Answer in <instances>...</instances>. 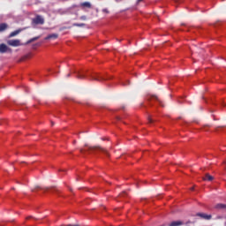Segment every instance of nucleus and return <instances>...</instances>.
<instances>
[{"instance_id": "15", "label": "nucleus", "mask_w": 226, "mask_h": 226, "mask_svg": "<svg viewBox=\"0 0 226 226\" xmlns=\"http://www.w3.org/2000/svg\"><path fill=\"white\" fill-rule=\"evenodd\" d=\"M46 192H59V190L55 188V187H47Z\"/></svg>"}, {"instance_id": "29", "label": "nucleus", "mask_w": 226, "mask_h": 226, "mask_svg": "<svg viewBox=\"0 0 226 226\" xmlns=\"http://www.w3.org/2000/svg\"><path fill=\"white\" fill-rule=\"evenodd\" d=\"M193 189H194L193 187L191 188L192 191H193Z\"/></svg>"}, {"instance_id": "2", "label": "nucleus", "mask_w": 226, "mask_h": 226, "mask_svg": "<svg viewBox=\"0 0 226 226\" xmlns=\"http://www.w3.org/2000/svg\"><path fill=\"white\" fill-rule=\"evenodd\" d=\"M86 147H88L87 151L101 150L102 152L105 153L109 156L107 150L102 148L101 146H88L87 144H86Z\"/></svg>"}, {"instance_id": "13", "label": "nucleus", "mask_w": 226, "mask_h": 226, "mask_svg": "<svg viewBox=\"0 0 226 226\" xmlns=\"http://www.w3.org/2000/svg\"><path fill=\"white\" fill-rule=\"evenodd\" d=\"M204 181H213L214 180V177L211 176L210 174L207 173L205 175V177H203Z\"/></svg>"}, {"instance_id": "9", "label": "nucleus", "mask_w": 226, "mask_h": 226, "mask_svg": "<svg viewBox=\"0 0 226 226\" xmlns=\"http://www.w3.org/2000/svg\"><path fill=\"white\" fill-rule=\"evenodd\" d=\"M215 207V209H218V210L226 211V204L224 203H217Z\"/></svg>"}, {"instance_id": "12", "label": "nucleus", "mask_w": 226, "mask_h": 226, "mask_svg": "<svg viewBox=\"0 0 226 226\" xmlns=\"http://www.w3.org/2000/svg\"><path fill=\"white\" fill-rule=\"evenodd\" d=\"M22 31H23V29H18V30L11 32L10 34V38L19 35Z\"/></svg>"}, {"instance_id": "24", "label": "nucleus", "mask_w": 226, "mask_h": 226, "mask_svg": "<svg viewBox=\"0 0 226 226\" xmlns=\"http://www.w3.org/2000/svg\"><path fill=\"white\" fill-rule=\"evenodd\" d=\"M69 226H79V224H74V225L69 224Z\"/></svg>"}, {"instance_id": "23", "label": "nucleus", "mask_w": 226, "mask_h": 226, "mask_svg": "<svg viewBox=\"0 0 226 226\" xmlns=\"http://www.w3.org/2000/svg\"><path fill=\"white\" fill-rule=\"evenodd\" d=\"M87 151V150L85 149V148H81V149H80V153H81V154H85Z\"/></svg>"}, {"instance_id": "27", "label": "nucleus", "mask_w": 226, "mask_h": 226, "mask_svg": "<svg viewBox=\"0 0 226 226\" xmlns=\"http://www.w3.org/2000/svg\"><path fill=\"white\" fill-rule=\"evenodd\" d=\"M189 223H191V222L189 221V222H185V224H189Z\"/></svg>"}, {"instance_id": "10", "label": "nucleus", "mask_w": 226, "mask_h": 226, "mask_svg": "<svg viewBox=\"0 0 226 226\" xmlns=\"http://www.w3.org/2000/svg\"><path fill=\"white\" fill-rule=\"evenodd\" d=\"M80 7H81L82 9H85V8H87V9H92V4H91L90 2H84V3H81V4H80Z\"/></svg>"}, {"instance_id": "17", "label": "nucleus", "mask_w": 226, "mask_h": 226, "mask_svg": "<svg viewBox=\"0 0 226 226\" xmlns=\"http://www.w3.org/2000/svg\"><path fill=\"white\" fill-rule=\"evenodd\" d=\"M40 39V36L34 37L27 41V44H31Z\"/></svg>"}, {"instance_id": "18", "label": "nucleus", "mask_w": 226, "mask_h": 226, "mask_svg": "<svg viewBox=\"0 0 226 226\" xmlns=\"http://www.w3.org/2000/svg\"><path fill=\"white\" fill-rule=\"evenodd\" d=\"M73 26H76V27H85L86 26V24L85 23H74L73 24Z\"/></svg>"}, {"instance_id": "8", "label": "nucleus", "mask_w": 226, "mask_h": 226, "mask_svg": "<svg viewBox=\"0 0 226 226\" xmlns=\"http://www.w3.org/2000/svg\"><path fill=\"white\" fill-rule=\"evenodd\" d=\"M151 99H154V100L157 101V102H159V105L161 107H164L163 102L158 98L157 95H152V96L148 97V101H151Z\"/></svg>"}, {"instance_id": "20", "label": "nucleus", "mask_w": 226, "mask_h": 226, "mask_svg": "<svg viewBox=\"0 0 226 226\" xmlns=\"http://www.w3.org/2000/svg\"><path fill=\"white\" fill-rule=\"evenodd\" d=\"M80 20L86 21L87 20V16H85V15L81 16L80 17Z\"/></svg>"}, {"instance_id": "5", "label": "nucleus", "mask_w": 226, "mask_h": 226, "mask_svg": "<svg viewBox=\"0 0 226 226\" xmlns=\"http://www.w3.org/2000/svg\"><path fill=\"white\" fill-rule=\"evenodd\" d=\"M196 216L207 221L212 219V215H207L206 213H197Z\"/></svg>"}, {"instance_id": "4", "label": "nucleus", "mask_w": 226, "mask_h": 226, "mask_svg": "<svg viewBox=\"0 0 226 226\" xmlns=\"http://www.w3.org/2000/svg\"><path fill=\"white\" fill-rule=\"evenodd\" d=\"M8 45L14 48L22 46L20 40L19 39L8 41Z\"/></svg>"}, {"instance_id": "22", "label": "nucleus", "mask_w": 226, "mask_h": 226, "mask_svg": "<svg viewBox=\"0 0 226 226\" xmlns=\"http://www.w3.org/2000/svg\"><path fill=\"white\" fill-rule=\"evenodd\" d=\"M102 12H103V13H106V14H109V11H108V9H103V10H102Z\"/></svg>"}, {"instance_id": "11", "label": "nucleus", "mask_w": 226, "mask_h": 226, "mask_svg": "<svg viewBox=\"0 0 226 226\" xmlns=\"http://www.w3.org/2000/svg\"><path fill=\"white\" fill-rule=\"evenodd\" d=\"M58 38V34H49L45 40L46 41H49V40H56Z\"/></svg>"}, {"instance_id": "21", "label": "nucleus", "mask_w": 226, "mask_h": 226, "mask_svg": "<svg viewBox=\"0 0 226 226\" xmlns=\"http://www.w3.org/2000/svg\"><path fill=\"white\" fill-rule=\"evenodd\" d=\"M153 123H154V120L150 117H148V124H153Z\"/></svg>"}, {"instance_id": "16", "label": "nucleus", "mask_w": 226, "mask_h": 226, "mask_svg": "<svg viewBox=\"0 0 226 226\" xmlns=\"http://www.w3.org/2000/svg\"><path fill=\"white\" fill-rule=\"evenodd\" d=\"M91 78H92L93 80H95V81H102V80H104L103 78L99 77V76H91Z\"/></svg>"}, {"instance_id": "14", "label": "nucleus", "mask_w": 226, "mask_h": 226, "mask_svg": "<svg viewBox=\"0 0 226 226\" xmlns=\"http://www.w3.org/2000/svg\"><path fill=\"white\" fill-rule=\"evenodd\" d=\"M8 28V25L6 23L0 24V33L4 32Z\"/></svg>"}, {"instance_id": "30", "label": "nucleus", "mask_w": 226, "mask_h": 226, "mask_svg": "<svg viewBox=\"0 0 226 226\" xmlns=\"http://www.w3.org/2000/svg\"><path fill=\"white\" fill-rule=\"evenodd\" d=\"M224 164H226V161L224 162Z\"/></svg>"}, {"instance_id": "19", "label": "nucleus", "mask_w": 226, "mask_h": 226, "mask_svg": "<svg viewBox=\"0 0 226 226\" xmlns=\"http://www.w3.org/2000/svg\"><path fill=\"white\" fill-rule=\"evenodd\" d=\"M125 196H126V192H122V193H120V198H123Z\"/></svg>"}, {"instance_id": "3", "label": "nucleus", "mask_w": 226, "mask_h": 226, "mask_svg": "<svg viewBox=\"0 0 226 226\" xmlns=\"http://www.w3.org/2000/svg\"><path fill=\"white\" fill-rule=\"evenodd\" d=\"M45 20L41 15H37L34 19H33L34 25H44Z\"/></svg>"}, {"instance_id": "28", "label": "nucleus", "mask_w": 226, "mask_h": 226, "mask_svg": "<svg viewBox=\"0 0 226 226\" xmlns=\"http://www.w3.org/2000/svg\"><path fill=\"white\" fill-rule=\"evenodd\" d=\"M31 218H33V217H32V216H28V217H27V219H31Z\"/></svg>"}, {"instance_id": "7", "label": "nucleus", "mask_w": 226, "mask_h": 226, "mask_svg": "<svg viewBox=\"0 0 226 226\" xmlns=\"http://www.w3.org/2000/svg\"><path fill=\"white\" fill-rule=\"evenodd\" d=\"M74 73L77 75L78 79H86V74L84 72H74Z\"/></svg>"}, {"instance_id": "26", "label": "nucleus", "mask_w": 226, "mask_h": 226, "mask_svg": "<svg viewBox=\"0 0 226 226\" xmlns=\"http://www.w3.org/2000/svg\"><path fill=\"white\" fill-rule=\"evenodd\" d=\"M141 2H143V0H138V3H141Z\"/></svg>"}, {"instance_id": "25", "label": "nucleus", "mask_w": 226, "mask_h": 226, "mask_svg": "<svg viewBox=\"0 0 226 226\" xmlns=\"http://www.w3.org/2000/svg\"><path fill=\"white\" fill-rule=\"evenodd\" d=\"M70 77H71V73H68V74H67V78H70Z\"/></svg>"}, {"instance_id": "6", "label": "nucleus", "mask_w": 226, "mask_h": 226, "mask_svg": "<svg viewBox=\"0 0 226 226\" xmlns=\"http://www.w3.org/2000/svg\"><path fill=\"white\" fill-rule=\"evenodd\" d=\"M184 224H185V222L183 221L178 220V221H173V222H170V224H168V226H182Z\"/></svg>"}, {"instance_id": "1", "label": "nucleus", "mask_w": 226, "mask_h": 226, "mask_svg": "<svg viewBox=\"0 0 226 226\" xmlns=\"http://www.w3.org/2000/svg\"><path fill=\"white\" fill-rule=\"evenodd\" d=\"M11 54L12 53V49L8 47L5 43H1L0 44V54Z\"/></svg>"}]
</instances>
